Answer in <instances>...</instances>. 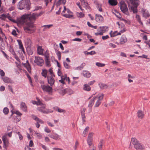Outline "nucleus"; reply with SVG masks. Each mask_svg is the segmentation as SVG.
I'll return each mask as SVG.
<instances>
[{
    "label": "nucleus",
    "instance_id": "1",
    "mask_svg": "<svg viewBox=\"0 0 150 150\" xmlns=\"http://www.w3.org/2000/svg\"><path fill=\"white\" fill-rule=\"evenodd\" d=\"M36 19L35 13L32 14H26L23 15L21 17L20 20V23L23 24L25 21L26 25L24 27V30L26 33H31L34 32L35 30L34 28L33 22L32 21H35Z\"/></svg>",
    "mask_w": 150,
    "mask_h": 150
},
{
    "label": "nucleus",
    "instance_id": "2",
    "mask_svg": "<svg viewBox=\"0 0 150 150\" xmlns=\"http://www.w3.org/2000/svg\"><path fill=\"white\" fill-rule=\"evenodd\" d=\"M104 95L102 93H99L96 96L93 97L89 102L88 104V107H91L93 105L95 107H98L100 104L101 101L103 99Z\"/></svg>",
    "mask_w": 150,
    "mask_h": 150
},
{
    "label": "nucleus",
    "instance_id": "3",
    "mask_svg": "<svg viewBox=\"0 0 150 150\" xmlns=\"http://www.w3.org/2000/svg\"><path fill=\"white\" fill-rule=\"evenodd\" d=\"M30 0H22L18 2L17 6L18 8L20 10H29L30 9Z\"/></svg>",
    "mask_w": 150,
    "mask_h": 150
},
{
    "label": "nucleus",
    "instance_id": "4",
    "mask_svg": "<svg viewBox=\"0 0 150 150\" xmlns=\"http://www.w3.org/2000/svg\"><path fill=\"white\" fill-rule=\"evenodd\" d=\"M131 141L134 146V147L136 150H144V147L142 144L140 143L135 138H132Z\"/></svg>",
    "mask_w": 150,
    "mask_h": 150
},
{
    "label": "nucleus",
    "instance_id": "5",
    "mask_svg": "<svg viewBox=\"0 0 150 150\" xmlns=\"http://www.w3.org/2000/svg\"><path fill=\"white\" fill-rule=\"evenodd\" d=\"M132 5H129V9L131 11L133 12L134 13H136L137 12V7L139 4L138 0H134L131 3Z\"/></svg>",
    "mask_w": 150,
    "mask_h": 150
},
{
    "label": "nucleus",
    "instance_id": "6",
    "mask_svg": "<svg viewBox=\"0 0 150 150\" xmlns=\"http://www.w3.org/2000/svg\"><path fill=\"white\" fill-rule=\"evenodd\" d=\"M120 7L122 11L125 14L129 15V13L127 5L124 1H121L120 3Z\"/></svg>",
    "mask_w": 150,
    "mask_h": 150
},
{
    "label": "nucleus",
    "instance_id": "7",
    "mask_svg": "<svg viewBox=\"0 0 150 150\" xmlns=\"http://www.w3.org/2000/svg\"><path fill=\"white\" fill-rule=\"evenodd\" d=\"M51 86L48 85L42 84L41 87L44 91L47 92L49 94H50L52 92V88Z\"/></svg>",
    "mask_w": 150,
    "mask_h": 150
},
{
    "label": "nucleus",
    "instance_id": "8",
    "mask_svg": "<svg viewBox=\"0 0 150 150\" xmlns=\"http://www.w3.org/2000/svg\"><path fill=\"white\" fill-rule=\"evenodd\" d=\"M108 30V28L106 26L100 27L98 29V32L95 33L96 35H102L104 33L107 31Z\"/></svg>",
    "mask_w": 150,
    "mask_h": 150
},
{
    "label": "nucleus",
    "instance_id": "9",
    "mask_svg": "<svg viewBox=\"0 0 150 150\" xmlns=\"http://www.w3.org/2000/svg\"><path fill=\"white\" fill-rule=\"evenodd\" d=\"M34 62L37 65L40 66H42L44 63V60L43 59L39 57H35Z\"/></svg>",
    "mask_w": 150,
    "mask_h": 150
},
{
    "label": "nucleus",
    "instance_id": "10",
    "mask_svg": "<svg viewBox=\"0 0 150 150\" xmlns=\"http://www.w3.org/2000/svg\"><path fill=\"white\" fill-rule=\"evenodd\" d=\"M42 106L41 107L38 108V110L44 113H51L53 112L52 110L47 109L45 108V105H42Z\"/></svg>",
    "mask_w": 150,
    "mask_h": 150
},
{
    "label": "nucleus",
    "instance_id": "11",
    "mask_svg": "<svg viewBox=\"0 0 150 150\" xmlns=\"http://www.w3.org/2000/svg\"><path fill=\"white\" fill-rule=\"evenodd\" d=\"M127 41V39L125 35H122L120 40V42L119 43H117L116 42V43L118 45H123L126 43Z\"/></svg>",
    "mask_w": 150,
    "mask_h": 150
},
{
    "label": "nucleus",
    "instance_id": "12",
    "mask_svg": "<svg viewBox=\"0 0 150 150\" xmlns=\"http://www.w3.org/2000/svg\"><path fill=\"white\" fill-rule=\"evenodd\" d=\"M7 134H6L2 137V140L4 144L3 147L6 148L8 145V142L7 138Z\"/></svg>",
    "mask_w": 150,
    "mask_h": 150
},
{
    "label": "nucleus",
    "instance_id": "13",
    "mask_svg": "<svg viewBox=\"0 0 150 150\" xmlns=\"http://www.w3.org/2000/svg\"><path fill=\"white\" fill-rule=\"evenodd\" d=\"M53 76H48L47 77V81L49 84H50V86H52L54 84L55 80L54 79L53 77Z\"/></svg>",
    "mask_w": 150,
    "mask_h": 150
},
{
    "label": "nucleus",
    "instance_id": "14",
    "mask_svg": "<svg viewBox=\"0 0 150 150\" xmlns=\"http://www.w3.org/2000/svg\"><path fill=\"white\" fill-rule=\"evenodd\" d=\"M137 116L138 118L140 119H143L144 117V112L142 110H139L137 113Z\"/></svg>",
    "mask_w": 150,
    "mask_h": 150
},
{
    "label": "nucleus",
    "instance_id": "15",
    "mask_svg": "<svg viewBox=\"0 0 150 150\" xmlns=\"http://www.w3.org/2000/svg\"><path fill=\"white\" fill-rule=\"evenodd\" d=\"M23 65L27 69L28 72L30 73L31 72V69L28 61L27 60L25 63H22Z\"/></svg>",
    "mask_w": 150,
    "mask_h": 150
},
{
    "label": "nucleus",
    "instance_id": "16",
    "mask_svg": "<svg viewBox=\"0 0 150 150\" xmlns=\"http://www.w3.org/2000/svg\"><path fill=\"white\" fill-rule=\"evenodd\" d=\"M44 55L45 58V61L47 66L49 67L50 66V62L49 60V54L47 53H45Z\"/></svg>",
    "mask_w": 150,
    "mask_h": 150
},
{
    "label": "nucleus",
    "instance_id": "17",
    "mask_svg": "<svg viewBox=\"0 0 150 150\" xmlns=\"http://www.w3.org/2000/svg\"><path fill=\"white\" fill-rule=\"evenodd\" d=\"M96 21L98 22H102L103 20V16L98 14H96Z\"/></svg>",
    "mask_w": 150,
    "mask_h": 150
},
{
    "label": "nucleus",
    "instance_id": "18",
    "mask_svg": "<svg viewBox=\"0 0 150 150\" xmlns=\"http://www.w3.org/2000/svg\"><path fill=\"white\" fill-rule=\"evenodd\" d=\"M66 11L68 14L65 13L63 14V16L67 18H71L73 17V15L70 14L71 13H72L68 9H67Z\"/></svg>",
    "mask_w": 150,
    "mask_h": 150
},
{
    "label": "nucleus",
    "instance_id": "19",
    "mask_svg": "<svg viewBox=\"0 0 150 150\" xmlns=\"http://www.w3.org/2000/svg\"><path fill=\"white\" fill-rule=\"evenodd\" d=\"M142 13L143 16L145 18H147L150 16L149 14V13L148 11L146 10L142 9Z\"/></svg>",
    "mask_w": 150,
    "mask_h": 150
},
{
    "label": "nucleus",
    "instance_id": "20",
    "mask_svg": "<svg viewBox=\"0 0 150 150\" xmlns=\"http://www.w3.org/2000/svg\"><path fill=\"white\" fill-rule=\"evenodd\" d=\"M108 2L110 5L112 6H115L117 4L116 0H108Z\"/></svg>",
    "mask_w": 150,
    "mask_h": 150
},
{
    "label": "nucleus",
    "instance_id": "21",
    "mask_svg": "<svg viewBox=\"0 0 150 150\" xmlns=\"http://www.w3.org/2000/svg\"><path fill=\"white\" fill-rule=\"evenodd\" d=\"M67 77V76L66 74L64 75H62L61 76V79L59 80V81L63 84H64L65 82L64 81L65 80Z\"/></svg>",
    "mask_w": 150,
    "mask_h": 150
},
{
    "label": "nucleus",
    "instance_id": "22",
    "mask_svg": "<svg viewBox=\"0 0 150 150\" xmlns=\"http://www.w3.org/2000/svg\"><path fill=\"white\" fill-rule=\"evenodd\" d=\"M38 53L40 55H43V50L42 49V47L40 46H39L38 47Z\"/></svg>",
    "mask_w": 150,
    "mask_h": 150
},
{
    "label": "nucleus",
    "instance_id": "23",
    "mask_svg": "<svg viewBox=\"0 0 150 150\" xmlns=\"http://www.w3.org/2000/svg\"><path fill=\"white\" fill-rule=\"evenodd\" d=\"M17 41L19 45L20 49H21V50L23 52L24 54H25V52L24 51V49L23 47V45L22 44L20 40H18Z\"/></svg>",
    "mask_w": 150,
    "mask_h": 150
},
{
    "label": "nucleus",
    "instance_id": "24",
    "mask_svg": "<svg viewBox=\"0 0 150 150\" xmlns=\"http://www.w3.org/2000/svg\"><path fill=\"white\" fill-rule=\"evenodd\" d=\"M93 140L87 139V143L88 144L89 147H90L91 146H93V148H95L94 146V145L93 143Z\"/></svg>",
    "mask_w": 150,
    "mask_h": 150
},
{
    "label": "nucleus",
    "instance_id": "25",
    "mask_svg": "<svg viewBox=\"0 0 150 150\" xmlns=\"http://www.w3.org/2000/svg\"><path fill=\"white\" fill-rule=\"evenodd\" d=\"M82 5H83L84 7H88V4L87 0H80Z\"/></svg>",
    "mask_w": 150,
    "mask_h": 150
},
{
    "label": "nucleus",
    "instance_id": "26",
    "mask_svg": "<svg viewBox=\"0 0 150 150\" xmlns=\"http://www.w3.org/2000/svg\"><path fill=\"white\" fill-rule=\"evenodd\" d=\"M3 81L5 83H12L11 80L9 78L7 77H3L2 78Z\"/></svg>",
    "mask_w": 150,
    "mask_h": 150
},
{
    "label": "nucleus",
    "instance_id": "27",
    "mask_svg": "<svg viewBox=\"0 0 150 150\" xmlns=\"http://www.w3.org/2000/svg\"><path fill=\"white\" fill-rule=\"evenodd\" d=\"M112 32V31H111L110 33L111 37H113L117 35H120V33L119 32L118 33L117 31H115L113 33Z\"/></svg>",
    "mask_w": 150,
    "mask_h": 150
},
{
    "label": "nucleus",
    "instance_id": "28",
    "mask_svg": "<svg viewBox=\"0 0 150 150\" xmlns=\"http://www.w3.org/2000/svg\"><path fill=\"white\" fill-rule=\"evenodd\" d=\"M99 85L100 88L102 89H106L108 88L106 84L103 83H100Z\"/></svg>",
    "mask_w": 150,
    "mask_h": 150
},
{
    "label": "nucleus",
    "instance_id": "29",
    "mask_svg": "<svg viewBox=\"0 0 150 150\" xmlns=\"http://www.w3.org/2000/svg\"><path fill=\"white\" fill-rule=\"evenodd\" d=\"M96 7L99 11L102 12L103 10L102 8V5L100 4L97 3L96 4Z\"/></svg>",
    "mask_w": 150,
    "mask_h": 150
},
{
    "label": "nucleus",
    "instance_id": "30",
    "mask_svg": "<svg viewBox=\"0 0 150 150\" xmlns=\"http://www.w3.org/2000/svg\"><path fill=\"white\" fill-rule=\"evenodd\" d=\"M91 88V87L89 85L86 84H85L84 85L83 89L84 90L89 91L90 90Z\"/></svg>",
    "mask_w": 150,
    "mask_h": 150
},
{
    "label": "nucleus",
    "instance_id": "31",
    "mask_svg": "<svg viewBox=\"0 0 150 150\" xmlns=\"http://www.w3.org/2000/svg\"><path fill=\"white\" fill-rule=\"evenodd\" d=\"M14 116V121L16 122H19L21 119V117L20 116Z\"/></svg>",
    "mask_w": 150,
    "mask_h": 150
},
{
    "label": "nucleus",
    "instance_id": "32",
    "mask_svg": "<svg viewBox=\"0 0 150 150\" xmlns=\"http://www.w3.org/2000/svg\"><path fill=\"white\" fill-rule=\"evenodd\" d=\"M21 108L24 111L26 110V106L24 103L22 102L21 105Z\"/></svg>",
    "mask_w": 150,
    "mask_h": 150
},
{
    "label": "nucleus",
    "instance_id": "33",
    "mask_svg": "<svg viewBox=\"0 0 150 150\" xmlns=\"http://www.w3.org/2000/svg\"><path fill=\"white\" fill-rule=\"evenodd\" d=\"M94 134V133L91 132L89 133L87 139L93 140V137Z\"/></svg>",
    "mask_w": 150,
    "mask_h": 150
},
{
    "label": "nucleus",
    "instance_id": "34",
    "mask_svg": "<svg viewBox=\"0 0 150 150\" xmlns=\"http://www.w3.org/2000/svg\"><path fill=\"white\" fill-rule=\"evenodd\" d=\"M134 77L131 75L129 74H128L127 76V79L129 83H132L133 82V81L132 80H130V79H134Z\"/></svg>",
    "mask_w": 150,
    "mask_h": 150
},
{
    "label": "nucleus",
    "instance_id": "35",
    "mask_svg": "<svg viewBox=\"0 0 150 150\" xmlns=\"http://www.w3.org/2000/svg\"><path fill=\"white\" fill-rule=\"evenodd\" d=\"M76 15L79 18H83L84 16V14L81 12L76 13Z\"/></svg>",
    "mask_w": 150,
    "mask_h": 150
},
{
    "label": "nucleus",
    "instance_id": "36",
    "mask_svg": "<svg viewBox=\"0 0 150 150\" xmlns=\"http://www.w3.org/2000/svg\"><path fill=\"white\" fill-rule=\"evenodd\" d=\"M115 103L114 101L113 100H110L109 101L108 103L105 105V106L106 107H108L109 106L112 105Z\"/></svg>",
    "mask_w": 150,
    "mask_h": 150
},
{
    "label": "nucleus",
    "instance_id": "37",
    "mask_svg": "<svg viewBox=\"0 0 150 150\" xmlns=\"http://www.w3.org/2000/svg\"><path fill=\"white\" fill-rule=\"evenodd\" d=\"M32 103L33 104H36L37 105H42V103L40 101V100H38V101H33Z\"/></svg>",
    "mask_w": 150,
    "mask_h": 150
},
{
    "label": "nucleus",
    "instance_id": "38",
    "mask_svg": "<svg viewBox=\"0 0 150 150\" xmlns=\"http://www.w3.org/2000/svg\"><path fill=\"white\" fill-rule=\"evenodd\" d=\"M83 74L84 76L86 77H89L90 76V74L88 71H84L83 72Z\"/></svg>",
    "mask_w": 150,
    "mask_h": 150
},
{
    "label": "nucleus",
    "instance_id": "39",
    "mask_svg": "<svg viewBox=\"0 0 150 150\" xmlns=\"http://www.w3.org/2000/svg\"><path fill=\"white\" fill-rule=\"evenodd\" d=\"M103 140H101L100 141L99 144L98 145V148L99 150H102L103 149Z\"/></svg>",
    "mask_w": 150,
    "mask_h": 150
},
{
    "label": "nucleus",
    "instance_id": "40",
    "mask_svg": "<svg viewBox=\"0 0 150 150\" xmlns=\"http://www.w3.org/2000/svg\"><path fill=\"white\" fill-rule=\"evenodd\" d=\"M136 18L137 20L139 22V23L141 25H142L143 24V23L141 21V19L140 16L138 15L137 14L136 16Z\"/></svg>",
    "mask_w": 150,
    "mask_h": 150
},
{
    "label": "nucleus",
    "instance_id": "41",
    "mask_svg": "<svg viewBox=\"0 0 150 150\" xmlns=\"http://www.w3.org/2000/svg\"><path fill=\"white\" fill-rule=\"evenodd\" d=\"M47 70L46 69L43 70L42 72V75L45 78H46L47 76Z\"/></svg>",
    "mask_w": 150,
    "mask_h": 150
},
{
    "label": "nucleus",
    "instance_id": "42",
    "mask_svg": "<svg viewBox=\"0 0 150 150\" xmlns=\"http://www.w3.org/2000/svg\"><path fill=\"white\" fill-rule=\"evenodd\" d=\"M88 129L89 127H86V128L84 129L83 133V136L85 137L86 136L87 132L88 130Z\"/></svg>",
    "mask_w": 150,
    "mask_h": 150
},
{
    "label": "nucleus",
    "instance_id": "43",
    "mask_svg": "<svg viewBox=\"0 0 150 150\" xmlns=\"http://www.w3.org/2000/svg\"><path fill=\"white\" fill-rule=\"evenodd\" d=\"M53 26V25L51 24V25H44L43 26H42V27H44L45 28L43 29V30L44 31L45 29L46 28H49Z\"/></svg>",
    "mask_w": 150,
    "mask_h": 150
},
{
    "label": "nucleus",
    "instance_id": "44",
    "mask_svg": "<svg viewBox=\"0 0 150 150\" xmlns=\"http://www.w3.org/2000/svg\"><path fill=\"white\" fill-rule=\"evenodd\" d=\"M31 41L30 39H27L26 42L25 43L28 45V46H30L31 44Z\"/></svg>",
    "mask_w": 150,
    "mask_h": 150
},
{
    "label": "nucleus",
    "instance_id": "45",
    "mask_svg": "<svg viewBox=\"0 0 150 150\" xmlns=\"http://www.w3.org/2000/svg\"><path fill=\"white\" fill-rule=\"evenodd\" d=\"M84 53L85 54H94L96 53V52L95 51H92L90 52H88L87 51H85L84 52Z\"/></svg>",
    "mask_w": 150,
    "mask_h": 150
},
{
    "label": "nucleus",
    "instance_id": "46",
    "mask_svg": "<svg viewBox=\"0 0 150 150\" xmlns=\"http://www.w3.org/2000/svg\"><path fill=\"white\" fill-rule=\"evenodd\" d=\"M86 110V109L85 108H83L81 111V113L82 118H85V116L84 115V112Z\"/></svg>",
    "mask_w": 150,
    "mask_h": 150
},
{
    "label": "nucleus",
    "instance_id": "47",
    "mask_svg": "<svg viewBox=\"0 0 150 150\" xmlns=\"http://www.w3.org/2000/svg\"><path fill=\"white\" fill-rule=\"evenodd\" d=\"M9 112V110L7 108H5L3 110V112L5 114H7Z\"/></svg>",
    "mask_w": 150,
    "mask_h": 150
},
{
    "label": "nucleus",
    "instance_id": "48",
    "mask_svg": "<svg viewBox=\"0 0 150 150\" xmlns=\"http://www.w3.org/2000/svg\"><path fill=\"white\" fill-rule=\"evenodd\" d=\"M96 64L97 66L98 67H103L105 65L104 64L101 63L99 62H97Z\"/></svg>",
    "mask_w": 150,
    "mask_h": 150
},
{
    "label": "nucleus",
    "instance_id": "49",
    "mask_svg": "<svg viewBox=\"0 0 150 150\" xmlns=\"http://www.w3.org/2000/svg\"><path fill=\"white\" fill-rule=\"evenodd\" d=\"M115 16L119 18H120L121 17V16L120 15V14L117 11H115Z\"/></svg>",
    "mask_w": 150,
    "mask_h": 150
},
{
    "label": "nucleus",
    "instance_id": "50",
    "mask_svg": "<svg viewBox=\"0 0 150 150\" xmlns=\"http://www.w3.org/2000/svg\"><path fill=\"white\" fill-rule=\"evenodd\" d=\"M64 65L65 68L66 69H69L70 67L69 65L66 62H64Z\"/></svg>",
    "mask_w": 150,
    "mask_h": 150
},
{
    "label": "nucleus",
    "instance_id": "51",
    "mask_svg": "<svg viewBox=\"0 0 150 150\" xmlns=\"http://www.w3.org/2000/svg\"><path fill=\"white\" fill-rule=\"evenodd\" d=\"M57 111L60 113H64L65 112V111L64 110L60 108H58L57 109Z\"/></svg>",
    "mask_w": 150,
    "mask_h": 150
},
{
    "label": "nucleus",
    "instance_id": "52",
    "mask_svg": "<svg viewBox=\"0 0 150 150\" xmlns=\"http://www.w3.org/2000/svg\"><path fill=\"white\" fill-rule=\"evenodd\" d=\"M0 75L2 77V78H3V76L5 75V73L4 72L3 70L1 69H0Z\"/></svg>",
    "mask_w": 150,
    "mask_h": 150
},
{
    "label": "nucleus",
    "instance_id": "53",
    "mask_svg": "<svg viewBox=\"0 0 150 150\" xmlns=\"http://www.w3.org/2000/svg\"><path fill=\"white\" fill-rule=\"evenodd\" d=\"M45 131L47 133H49L51 132V131L48 127H45L44 129Z\"/></svg>",
    "mask_w": 150,
    "mask_h": 150
},
{
    "label": "nucleus",
    "instance_id": "54",
    "mask_svg": "<svg viewBox=\"0 0 150 150\" xmlns=\"http://www.w3.org/2000/svg\"><path fill=\"white\" fill-rule=\"evenodd\" d=\"M57 54L59 59H60L61 58V54L60 52L59 51H57Z\"/></svg>",
    "mask_w": 150,
    "mask_h": 150
},
{
    "label": "nucleus",
    "instance_id": "55",
    "mask_svg": "<svg viewBox=\"0 0 150 150\" xmlns=\"http://www.w3.org/2000/svg\"><path fill=\"white\" fill-rule=\"evenodd\" d=\"M35 134L38 138L41 139L42 138V136L40 134L37 133H36Z\"/></svg>",
    "mask_w": 150,
    "mask_h": 150
},
{
    "label": "nucleus",
    "instance_id": "56",
    "mask_svg": "<svg viewBox=\"0 0 150 150\" xmlns=\"http://www.w3.org/2000/svg\"><path fill=\"white\" fill-rule=\"evenodd\" d=\"M60 93L62 95H64L66 93V90L65 89H62L60 91Z\"/></svg>",
    "mask_w": 150,
    "mask_h": 150
},
{
    "label": "nucleus",
    "instance_id": "57",
    "mask_svg": "<svg viewBox=\"0 0 150 150\" xmlns=\"http://www.w3.org/2000/svg\"><path fill=\"white\" fill-rule=\"evenodd\" d=\"M43 13V12L41 11V12H40V13H35L36 18H37V17H38L40 16L41 15H42V14Z\"/></svg>",
    "mask_w": 150,
    "mask_h": 150
},
{
    "label": "nucleus",
    "instance_id": "58",
    "mask_svg": "<svg viewBox=\"0 0 150 150\" xmlns=\"http://www.w3.org/2000/svg\"><path fill=\"white\" fill-rule=\"evenodd\" d=\"M109 45L110 47H112L113 48H115L116 47V46L115 44H113L112 43H110L109 44Z\"/></svg>",
    "mask_w": 150,
    "mask_h": 150
},
{
    "label": "nucleus",
    "instance_id": "59",
    "mask_svg": "<svg viewBox=\"0 0 150 150\" xmlns=\"http://www.w3.org/2000/svg\"><path fill=\"white\" fill-rule=\"evenodd\" d=\"M6 17V15L5 14H2L0 16V18L2 19H4Z\"/></svg>",
    "mask_w": 150,
    "mask_h": 150
},
{
    "label": "nucleus",
    "instance_id": "60",
    "mask_svg": "<svg viewBox=\"0 0 150 150\" xmlns=\"http://www.w3.org/2000/svg\"><path fill=\"white\" fill-rule=\"evenodd\" d=\"M29 146L30 147H33V141L32 140H30V141L29 144Z\"/></svg>",
    "mask_w": 150,
    "mask_h": 150
},
{
    "label": "nucleus",
    "instance_id": "61",
    "mask_svg": "<svg viewBox=\"0 0 150 150\" xmlns=\"http://www.w3.org/2000/svg\"><path fill=\"white\" fill-rule=\"evenodd\" d=\"M49 72H50V74L51 75V76H52V75L54 76V75H53V74L52 70V69H50L49 70Z\"/></svg>",
    "mask_w": 150,
    "mask_h": 150
},
{
    "label": "nucleus",
    "instance_id": "62",
    "mask_svg": "<svg viewBox=\"0 0 150 150\" xmlns=\"http://www.w3.org/2000/svg\"><path fill=\"white\" fill-rule=\"evenodd\" d=\"M41 8V7L40 6H35L34 9V11H37Z\"/></svg>",
    "mask_w": 150,
    "mask_h": 150
},
{
    "label": "nucleus",
    "instance_id": "63",
    "mask_svg": "<svg viewBox=\"0 0 150 150\" xmlns=\"http://www.w3.org/2000/svg\"><path fill=\"white\" fill-rule=\"evenodd\" d=\"M73 40L74 41H78V42H81L82 40L81 39L79 38H76Z\"/></svg>",
    "mask_w": 150,
    "mask_h": 150
},
{
    "label": "nucleus",
    "instance_id": "64",
    "mask_svg": "<svg viewBox=\"0 0 150 150\" xmlns=\"http://www.w3.org/2000/svg\"><path fill=\"white\" fill-rule=\"evenodd\" d=\"M47 123L48 125L51 127H53L54 126V125L51 122H47Z\"/></svg>",
    "mask_w": 150,
    "mask_h": 150
}]
</instances>
